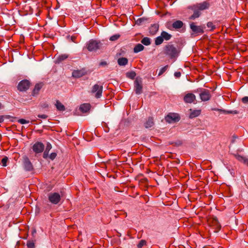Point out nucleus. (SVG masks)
I'll use <instances>...</instances> for the list:
<instances>
[{
    "label": "nucleus",
    "instance_id": "nucleus-29",
    "mask_svg": "<svg viewBox=\"0 0 248 248\" xmlns=\"http://www.w3.org/2000/svg\"><path fill=\"white\" fill-rule=\"evenodd\" d=\"M141 42L145 46H148L151 44L150 39L147 37H144Z\"/></svg>",
    "mask_w": 248,
    "mask_h": 248
},
{
    "label": "nucleus",
    "instance_id": "nucleus-6",
    "mask_svg": "<svg viewBox=\"0 0 248 248\" xmlns=\"http://www.w3.org/2000/svg\"><path fill=\"white\" fill-rule=\"evenodd\" d=\"M180 119L179 115L176 113H170L165 117V120L169 123L178 122Z\"/></svg>",
    "mask_w": 248,
    "mask_h": 248
},
{
    "label": "nucleus",
    "instance_id": "nucleus-43",
    "mask_svg": "<svg viewBox=\"0 0 248 248\" xmlns=\"http://www.w3.org/2000/svg\"><path fill=\"white\" fill-rule=\"evenodd\" d=\"M38 117L39 118L46 119L47 118V116L45 114H39L38 115Z\"/></svg>",
    "mask_w": 248,
    "mask_h": 248
},
{
    "label": "nucleus",
    "instance_id": "nucleus-7",
    "mask_svg": "<svg viewBox=\"0 0 248 248\" xmlns=\"http://www.w3.org/2000/svg\"><path fill=\"white\" fill-rule=\"evenodd\" d=\"M103 91V86L95 84L92 88V93H95V97L97 98H100Z\"/></svg>",
    "mask_w": 248,
    "mask_h": 248
},
{
    "label": "nucleus",
    "instance_id": "nucleus-13",
    "mask_svg": "<svg viewBox=\"0 0 248 248\" xmlns=\"http://www.w3.org/2000/svg\"><path fill=\"white\" fill-rule=\"evenodd\" d=\"M32 149L35 153H40L43 151L44 145L42 142H37L33 145Z\"/></svg>",
    "mask_w": 248,
    "mask_h": 248
},
{
    "label": "nucleus",
    "instance_id": "nucleus-1",
    "mask_svg": "<svg viewBox=\"0 0 248 248\" xmlns=\"http://www.w3.org/2000/svg\"><path fill=\"white\" fill-rule=\"evenodd\" d=\"M165 53L169 56L171 58L177 57L180 52V50L172 45H168L164 48Z\"/></svg>",
    "mask_w": 248,
    "mask_h": 248
},
{
    "label": "nucleus",
    "instance_id": "nucleus-48",
    "mask_svg": "<svg viewBox=\"0 0 248 248\" xmlns=\"http://www.w3.org/2000/svg\"><path fill=\"white\" fill-rule=\"evenodd\" d=\"M4 121L3 116H0V123H2Z\"/></svg>",
    "mask_w": 248,
    "mask_h": 248
},
{
    "label": "nucleus",
    "instance_id": "nucleus-44",
    "mask_svg": "<svg viewBox=\"0 0 248 248\" xmlns=\"http://www.w3.org/2000/svg\"><path fill=\"white\" fill-rule=\"evenodd\" d=\"M51 145L49 143H48L46 145L45 151H47L49 152V150L51 149Z\"/></svg>",
    "mask_w": 248,
    "mask_h": 248
},
{
    "label": "nucleus",
    "instance_id": "nucleus-25",
    "mask_svg": "<svg viewBox=\"0 0 248 248\" xmlns=\"http://www.w3.org/2000/svg\"><path fill=\"white\" fill-rule=\"evenodd\" d=\"M190 111H191V112L190 114V115H189V117L190 118H193L198 116L199 115H200V114H201V110H192V109H190Z\"/></svg>",
    "mask_w": 248,
    "mask_h": 248
},
{
    "label": "nucleus",
    "instance_id": "nucleus-30",
    "mask_svg": "<svg viewBox=\"0 0 248 248\" xmlns=\"http://www.w3.org/2000/svg\"><path fill=\"white\" fill-rule=\"evenodd\" d=\"M200 16V13L198 11H195L193 14L191 16L189 17L190 19L194 20L196 18H198Z\"/></svg>",
    "mask_w": 248,
    "mask_h": 248
},
{
    "label": "nucleus",
    "instance_id": "nucleus-21",
    "mask_svg": "<svg viewBox=\"0 0 248 248\" xmlns=\"http://www.w3.org/2000/svg\"><path fill=\"white\" fill-rule=\"evenodd\" d=\"M57 109L60 111H63L65 110L64 106L59 100H57L55 104Z\"/></svg>",
    "mask_w": 248,
    "mask_h": 248
},
{
    "label": "nucleus",
    "instance_id": "nucleus-27",
    "mask_svg": "<svg viewBox=\"0 0 248 248\" xmlns=\"http://www.w3.org/2000/svg\"><path fill=\"white\" fill-rule=\"evenodd\" d=\"M161 36L162 37L163 40L164 39L166 41L169 40L171 37V35L170 34L165 31H163L161 32Z\"/></svg>",
    "mask_w": 248,
    "mask_h": 248
},
{
    "label": "nucleus",
    "instance_id": "nucleus-49",
    "mask_svg": "<svg viewBox=\"0 0 248 248\" xmlns=\"http://www.w3.org/2000/svg\"><path fill=\"white\" fill-rule=\"evenodd\" d=\"M76 37L75 36H72L71 37V40H72V41L73 42H75V40H76Z\"/></svg>",
    "mask_w": 248,
    "mask_h": 248
},
{
    "label": "nucleus",
    "instance_id": "nucleus-8",
    "mask_svg": "<svg viewBox=\"0 0 248 248\" xmlns=\"http://www.w3.org/2000/svg\"><path fill=\"white\" fill-rule=\"evenodd\" d=\"M30 85V83L29 80H23L18 83L17 89L21 92L26 91L29 89Z\"/></svg>",
    "mask_w": 248,
    "mask_h": 248
},
{
    "label": "nucleus",
    "instance_id": "nucleus-38",
    "mask_svg": "<svg viewBox=\"0 0 248 248\" xmlns=\"http://www.w3.org/2000/svg\"><path fill=\"white\" fill-rule=\"evenodd\" d=\"M146 244V242L145 240H141L140 241L138 245V247L139 248H141L143 246Z\"/></svg>",
    "mask_w": 248,
    "mask_h": 248
},
{
    "label": "nucleus",
    "instance_id": "nucleus-11",
    "mask_svg": "<svg viewBox=\"0 0 248 248\" xmlns=\"http://www.w3.org/2000/svg\"><path fill=\"white\" fill-rule=\"evenodd\" d=\"M134 87L136 93L140 94L142 92V85L141 79H136L134 81Z\"/></svg>",
    "mask_w": 248,
    "mask_h": 248
},
{
    "label": "nucleus",
    "instance_id": "nucleus-2",
    "mask_svg": "<svg viewBox=\"0 0 248 248\" xmlns=\"http://www.w3.org/2000/svg\"><path fill=\"white\" fill-rule=\"evenodd\" d=\"M61 195L58 192H50L48 194L49 202L53 204H58L61 200Z\"/></svg>",
    "mask_w": 248,
    "mask_h": 248
},
{
    "label": "nucleus",
    "instance_id": "nucleus-9",
    "mask_svg": "<svg viewBox=\"0 0 248 248\" xmlns=\"http://www.w3.org/2000/svg\"><path fill=\"white\" fill-rule=\"evenodd\" d=\"M23 166L26 171H30L33 170L32 163L26 156L23 157Z\"/></svg>",
    "mask_w": 248,
    "mask_h": 248
},
{
    "label": "nucleus",
    "instance_id": "nucleus-33",
    "mask_svg": "<svg viewBox=\"0 0 248 248\" xmlns=\"http://www.w3.org/2000/svg\"><path fill=\"white\" fill-rule=\"evenodd\" d=\"M27 246L28 248H33L35 247L34 243L32 240H29L27 243Z\"/></svg>",
    "mask_w": 248,
    "mask_h": 248
},
{
    "label": "nucleus",
    "instance_id": "nucleus-36",
    "mask_svg": "<svg viewBox=\"0 0 248 248\" xmlns=\"http://www.w3.org/2000/svg\"><path fill=\"white\" fill-rule=\"evenodd\" d=\"M8 157L6 156L4 157L1 161V164L3 166L5 167L7 166V162L8 161Z\"/></svg>",
    "mask_w": 248,
    "mask_h": 248
},
{
    "label": "nucleus",
    "instance_id": "nucleus-31",
    "mask_svg": "<svg viewBox=\"0 0 248 248\" xmlns=\"http://www.w3.org/2000/svg\"><path fill=\"white\" fill-rule=\"evenodd\" d=\"M163 41L164 40L161 36H158L155 40V44L156 45H159L163 43Z\"/></svg>",
    "mask_w": 248,
    "mask_h": 248
},
{
    "label": "nucleus",
    "instance_id": "nucleus-19",
    "mask_svg": "<svg viewBox=\"0 0 248 248\" xmlns=\"http://www.w3.org/2000/svg\"><path fill=\"white\" fill-rule=\"evenodd\" d=\"M91 108V105L90 104H83L81 105L80 107V110L82 112H88Z\"/></svg>",
    "mask_w": 248,
    "mask_h": 248
},
{
    "label": "nucleus",
    "instance_id": "nucleus-17",
    "mask_svg": "<svg viewBox=\"0 0 248 248\" xmlns=\"http://www.w3.org/2000/svg\"><path fill=\"white\" fill-rule=\"evenodd\" d=\"M44 84L42 82L37 83L34 87L32 92V95L38 94L41 89L43 87Z\"/></svg>",
    "mask_w": 248,
    "mask_h": 248
},
{
    "label": "nucleus",
    "instance_id": "nucleus-40",
    "mask_svg": "<svg viewBox=\"0 0 248 248\" xmlns=\"http://www.w3.org/2000/svg\"><path fill=\"white\" fill-rule=\"evenodd\" d=\"M18 122L21 124H25L29 123V121H27L24 119H20L18 120Z\"/></svg>",
    "mask_w": 248,
    "mask_h": 248
},
{
    "label": "nucleus",
    "instance_id": "nucleus-26",
    "mask_svg": "<svg viewBox=\"0 0 248 248\" xmlns=\"http://www.w3.org/2000/svg\"><path fill=\"white\" fill-rule=\"evenodd\" d=\"M68 57V55L66 54H62L59 55L56 60V62L58 63L61 62L62 61L66 60Z\"/></svg>",
    "mask_w": 248,
    "mask_h": 248
},
{
    "label": "nucleus",
    "instance_id": "nucleus-23",
    "mask_svg": "<svg viewBox=\"0 0 248 248\" xmlns=\"http://www.w3.org/2000/svg\"><path fill=\"white\" fill-rule=\"evenodd\" d=\"M117 62L120 66H125L128 63V59L124 57H121L118 59Z\"/></svg>",
    "mask_w": 248,
    "mask_h": 248
},
{
    "label": "nucleus",
    "instance_id": "nucleus-39",
    "mask_svg": "<svg viewBox=\"0 0 248 248\" xmlns=\"http://www.w3.org/2000/svg\"><path fill=\"white\" fill-rule=\"evenodd\" d=\"M120 35L119 34H115V35H112L110 37V41H115L116 40H117L119 37H120Z\"/></svg>",
    "mask_w": 248,
    "mask_h": 248
},
{
    "label": "nucleus",
    "instance_id": "nucleus-4",
    "mask_svg": "<svg viewBox=\"0 0 248 248\" xmlns=\"http://www.w3.org/2000/svg\"><path fill=\"white\" fill-rule=\"evenodd\" d=\"M208 223L210 226H211L215 229L214 232H218L221 227L216 217H210L208 219Z\"/></svg>",
    "mask_w": 248,
    "mask_h": 248
},
{
    "label": "nucleus",
    "instance_id": "nucleus-32",
    "mask_svg": "<svg viewBox=\"0 0 248 248\" xmlns=\"http://www.w3.org/2000/svg\"><path fill=\"white\" fill-rule=\"evenodd\" d=\"M136 73L135 72H133V71H131V72H127L126 73V76L129 78H130L131 79H134L135 78V77H136Z\"/></svg>",
    "mask_w": 248,
    "mask_h": 248
},
{
    "label": "nucleus",
    "instance_id": "nucleus-16",
    "mask_svg": "<svg viewBox=\"0 0 248 248\" xmlns=\"http://www.w3.org/2000/svg\"><path fill=\"white\" fill-rule=\"evenodd\" d=\"M233 155L239 161L243 162L244 163L247 164L248 165V159L246 157L242 156L238 154H233Z\"/></svg>",
    "mask_w": 248,
    "mask_h": 248
},
{
    "label": "nucleus",
    "instance_id": "nucleus-45",
    "mask_svg": "<svg viewBox=\"0 0 248 248\" xmlns=\"http://www.w3.org/2000/svg\"><path fill=\"white\" fill-rule=\"evenodd\" d=\"M181 75V73L180 72H177L174 73V76L177 78L180 77Z\"/></svg>",
    "mask_w": 248,
    "mask_h": 248
},
{
    "label": "nucleus",
    "instance_id": "nucleus-3",
    "mask_svg": "<svg viewBox=\"0 0 248 248\" xmlns=\"http://www.w3.org/2000/svg\"><path fill=\"white\" fill-rule=\"evenodd\" d=\"M101 45L99 41L92 39L87 43V48L89 51H96L99 49Z\"/></svg>",
    "mask_w": 248,
    "mask_h": 248
},
{
    "label": "nucleus",
    "instance_id": "nucleus-12",
    "mask_svg": "<svg viewBox=\"0 0 248 248\" xmlns=\"http://www.w3.org/2000/svg\"><path fill=\"white\" fill-rule=\"evenodd\" d=\"M184 101L186 103H194L196 101V96L192 93H187L184 96Z\"/></svg>",
    "mask_w": 248,
    "mask_h": 248
},
{
    "label": "nucleus",
    "instance_id": "nucleus-14",
    "mask_svg": "<svg viewBox=\"0 0 248 248\" xmlns=\"http://www.w3.org/2000/svg\"><path fill=\"white\" fill-rule=\"evenodd\" d=\"M210 4L207 1H204L202 3L197 4L195 7L200 10H204L209 8Z\"/></svg>",
    "mask_w": 248,
    "mask_h": 248
},
{
    "label": "nucleus",
    "instance_id": "nucleus-50",
    "mask_svg": "<svg viewBox=\"0 0 248 248\" xmlns=\"http://www.w3.org/2000/svg\"><path fill=\"white\" fill-rule=\"evenodd\" d=\"M48 105H47V104H45L43 107H44V108H47V107H48Z\"/></svg>",
    "mask_w": 248,
    "mask_h": 248
},
{
    "label": "nucleus",
    "instance_id": "nucleus-28",
    "mask_svg": "<svg viewBox=\"0 0 248 248\" xmlns=\"http://www.w3.org/2000/svg\"><path fill=\"white\" fill-rule=\"evenodd\" d=\"M144 48V47L142 45H141L140 44H138L134 47V52L135 53H138V52L143 50Z\"/></svg>",
    "mask_w": 248,
    "mask_h": 248
},
{
    "label": "nucleus",
    "instance_id": "nucleus-18",
    "mask_svg": "<svg viewBox=\"0 0 248 248\" xmlns=\"http://www.w3.org/2000/svg\"><path fill=\"white\" fill-rule=\"evenodd\" d=\"M159 25L157 24L152 25L149 28V32L152 35L155 34L158 31Z\"/></svg>",
    "mask_w": 248,
    "mask_h": 248
},
{
    "label": "nucleus",
    "instance_id": "nucleus-24",
    "mask_svg": "<svg viewBox=\"0 0 248 248\" xmlns=\"http://www.w3.org/2000/svg\"><path fill=\"white\" fill-rule=\"evenodd\" d=\"M183 23L180 20H177L174 22L172 24V27L175 29H179L181 28L183 26Z\"/></svg>",
    "mask_w": 248,
    "mask_h": 248
},
{
    "label": "nucleus",
    "instance_id": "nucleus-22",
    "mask_svg": "<svg viewBox=\"0 0 248 248\" xmlns=\"http://www.w3.org/2000/svg\"><path fill=\"white\" fill-rule=\"evenodd\" d=\"M212 110H216L219 111L220 112H222L224 114H237L238 111L237 110H226L222 109L219 108H213Z\"/></svg>",
    "mask_w": 248,
    "mask_h": 248
},
{
    "label": "nucleus",
    "instance_id": "nucleus-47",
    "mask_svg": "<svg viewBox=\"0 0 248 248\" xmlns=\"http://www.w3.org/2000/svg\"><path fill=\"white\" fill-rule=\"evenodd\" d=\"M107 65V62L105 61H102L100 62L99 65L100 66H106Z\"/></svg>",
    "mask_w": 248,
    "mask_h": 248
},
{
    "label": "nucleus",
    "instance_id": "nucleus-41",
    "mask_svg": "<svg viewBox=\"0 0 248 248\" xmlns=\"http://www.w3.org/2000/svg\"><path fill=\"white\" fill-rule=\"evenodd\" d=\"M57 156V154L55 153H52L50 155H49V158L50 159H51L52 160H53V159H54Z\"/></svg>",
    "mask_w": 248,
    "mask_h": 248
},
{
    "label": "nucleus",
    "instance_id": "nucleus-35",
    "mask_svg": "<svg viewBox=\"0 0 248 248\" xmlns=\"http://www.w3.org/2000/svg\"><path fill=\"white\" fill-rule=\"evenodd\" d=\"M207 26L208 28L210 29V30L211 31H213L216 28L215 26L213 24V23L212 22H208L207 23Z\"/></svg>",
    "mask_w": 248,
    "mask_h": 248
},
{
    "label": "nucleus",
    "instance_id": "nucleus-10",
    "mask_svg": "<svg viewBox=\"0 0 248 248\" xmlns=\"http://www.w3.org/2000/svg\"><path fill=\"white\" fill-rule=\"evenodd\" d=\"M190 27L195 34H202L204 32V27L202 26H196L193 22L190 24Z\"/></svg>",
    "mask_w": 248,
    "mask_h": 248
},
{
    "label": "nucleus",
    "instance_id": "nucleus-5",
    "mask_svg": "<svg viewBox=\"0 0 248 248\" xmlns=\"http://www.w3.org/2000/svg\"><path fill=\"white\" fill-rule=\"evenodd\" d=\"M200 97L202 101H209L211 98V92L205 89H201Z\"/></svg>",
    "mask_w": 248,
    "mask_h": 248
},
{
    "label": "nucleus",
    "instance_id": "nucleus-34",
    "mask_svg": "<svg viewBox=\"0 0 248 248\" xmlns=\"http://www.w3.org/2000/svg\"><path fill=\"white\" fill-rule=\"evenodd\" d=\"M146 20V19L144 18H140L136 20V24L138 25H141Z\"/></svg>",
    "mask_w": 248,
    "mask_h": 248
},
{
    "label": "nucleus",
    "instance_id": "nucleus-20",
    "mask_svg": "<svg viewBox=\"0 0 248 248\" xmlns=\"http://www.w3.org/2000/svg\"><path fill=\"white\" fill-rule=\"evenodd\" d=\"M154 124V119L152 117H149L146 122L144 123V126L146 128H150Z\"/></svg>",
    "mask_w": 248,
    "mask_h": 248
},
{
    "label": "nucleus",
    "instance_id": "nucleus-15",
    "mask_svg": "<svg viewBox=\"0 0 248 248\" xmlns=\"http://www.w3.org/2000/svg\"><path fill=\"white\" fill-rule=\"evenodd\" d=\"M86 74V72L84 69L74 70L72 72V76L76 78H79Z\"/></svg>",
    "mask_w": 248,
    "mask_h": 248
},
{
    "label": "nucleus",
    "instance_id": "nucleus-46",
    "mask_svg": "<svg viewBox=\"0 0 248 248\" xmlns=\"http://www.w3.org/2000/svg\"><path fill=\"white\" fill-rule=\"evenodd\" d=\"M48 151H45L44 154H43V157L44 158H46L48 156Z\"/></svg>",
    "mask_w": 248,
    "mask_h": 248
},
{
    "label": "nucleus",
    "instance_id": "nucleus-37",
    "mask_svg": "<svg viewBox=\"0 0 248 248\" xmlns=\"http://www.w3.org/2000/svg\"><path fill=\"white\" fill-rule=\"evenodd\" d=\"M168 67V65H166L165 66H164L163 67H162L160 70V71L158 73V76H161V75H162L167 69Z\"/></svg>",
    "mask_w": 248,
    "mask_h": 248
},
{
    "label": "nucleus",
    "instance_id": "nucleus-42",
    "mask_svg": "<svg viewBox=\"0 0 248 248\" xmlns=\"http://www.w3.org/2000/svg\"><path fill=\"white\" fill-rule=\"evenodd\" d=\"M242 101L244 104H248V96H245L242 98Z\"/></svg>",
    "mask_w": 248,
    "mask_h": 248
}]
</instances>
